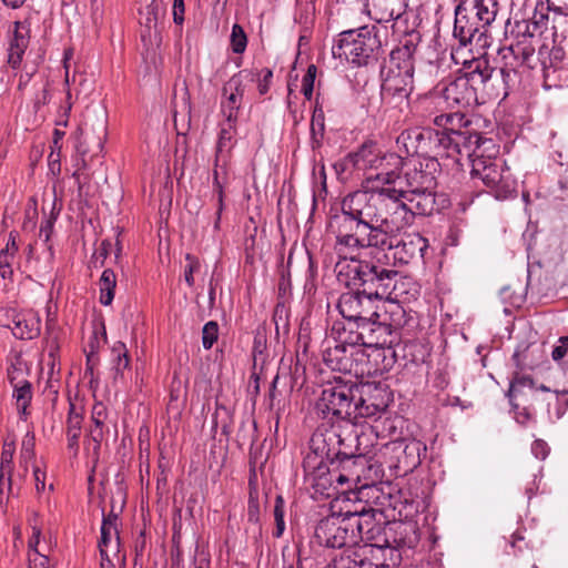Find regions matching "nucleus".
Wrapping results in <instances>:
<instances>
[{
  "label": "nucleus",
  "instance_id": "f257e3e1",
  "mask_svg": "<svg viewBox=\"0 0 568 568\" xmlns=\"http://www.w3.org/2000/svg\"><path fill=\"white\" fill-rule=\"evenodd\" d=\"M395 182L396 172L369 174L362 190L343 199L342 215L334 217L341 253L389 244V233L413 223L406 201L398 199Z\"/></svg>",
  "mask_w": 568,
  "mask_h": 568
},
{
  "label": "nucleus",
  "instance_id": "f03ea898",
  "mask_svg": "<svg viewBox=\"0 0 568 568\" xmlns=\"http://www.w3.org/2000/svg\"><path fill=\"white\" fill-rule=\"evenodd\" d=\"M439 162L435 156L410 160L404 165V173H396L394 183L398 199L406 201V207L415 215H430L436 211L435 189Z\"/></svg>",
  "mask_w": 568,
  "mask_h": 568
},
{
  "label": "nucleus",
  "instance_id": "7ed1b4c3",
  "mask_svg": "<svg viewBox=\"0 0 568 568\" xmlns=\"http://www.w3.org/2000/svg\"><path fill=\"white\" fill-rule=\"evenodd\" d=\"M459 73L438 85L439 93L450 108L468 109L480 103L479 90L489 94V82L494 74L486 59L471 58L462 62Z\"/></svg>",
  "mask_w": 568,
  "mask_h": 568
},
{
  "label": "nucleus",
  "instance_id": "20e7f679",
  "mask_svg": "<svg viewBox=\"0 0 568 568\" xmlns=\"http://www.w3.org/2000/svg\"><path fill=\"white\" fill-rule=\"evenodd\" d=\"M339 276H346V284L354 285L373 298L376 303L382 300L397 298V283L400 278L399 273L378 262L358 261L354 256H344L343 262H338Z\"/></svg>",
  "mask_w": 568,
  "mask_h": 568
},
{
  "label": "nucleus",
  "instance_id": "39448f33",
  "mask_svg": "<svg viewBox=\"0 0 568 568\" xmlns=\"http://www.w3.org/2000/svg\"><path fill=\"white\" fill-rule=\"evenodd\" d=\"M414 45L397 47L384 61L381 68L383 100L397 98L402 102L409 97L414 82Z\"/></svg>",
  "mask_w": 568,
  "mask_h": 568
},
{
  "label": "nucleus",
  "instance_id": "423d86ee",
  "mask_svg": "<svg viewBox=\"0 0 568 568\" xmlns=\"http://www.w3.org/2000/svg\"><path fill=\"white\" fill-rule=\"evenodd\" d=\"M375 26H364L341 32L332 48L334 58L361 67L376 59L382 43Z\"/></svg>",
  "mask_w": 568,
  "mask_h": 568
},
{
  "label": "nucleus",
  "instance_id": "0eeeda50",
  "mask_svg": "<svg viewBox=\"0 0 568 568\" xmlns=\"http://www.w3.org/2000/svg\"><path fill=\"white\" fill-rule=\"evenodd\" d=\"M470 174L473 179H480L498 200L507 199L515 192L516 182L509 169L500 159L493 158V154L474 158Z\"/></svg>",
  "mask_w": 568,
  "mask_h": 568
},
{
  "label": "nucleus",
  "instance_id": "6e6552de",
  "mask_svg": "<svg viewBox=\"0 0 568 568\" xmlns=\"http://www.w3.org/2000/svg\"><path fill=\"white\" fill-rule=\"evenodd\" d=\"M403 316V308L396 305L395 310L390 313L384 312L381 314L377 311V316L363 322V331L365 333L364 346L383 348L398 344L400 341Z\"/></svg>",
  "mask_w": 568,
  "mask_h": 568
},
{
  "label": "nucleus",
  "instance_id": "1a4fd4ad",
  "mask_svg": "<svg viewBox=\"0 0 568 568\" xmlns=\"http://www.w3.org/2000/svg\"><path fill=\"white\" fill-rule=\"evenodd\" d=\"M354 509H346L338 515L322 519L315 529V537L321 545L342 548L356 544Z\"/></svg>",
  "mask_w": 568,
  "mask_h": 568
},
{
  "label": "nucleus",
  "instance_id": "9d476101",
  "mask_svg": "<svg viewBox=\"0 0 568 568\" xmlns=\"http://www.w3.org/2000/svg\"><path fill=\"white\" fill-rule=\"evenodd\" d=\"M488 28L474 12V6L466 0L460 1L455 8V20L453 36L458 40L460 47L476 43L479 47L487 45Z\"/></svg>",
  "mask_w": 568,
  "mask_h": 568
},
{
  "label": "nucleus",
  "instance_id": "9b49d317",
  "mask_svg": "<svg viewBox=\"0 0 568 568\" xmlns=\"http://www.w3.org/2000/svg\"><path fill=\"white\" fill-rule=\"evenodd\" d=\"M402 158L394 153H384L373 142L364 143L356 152L349 153L341 165L343 170L377 171L376 173L395 172L389 170L392 162L399 164Z\"/></svg>",
  "mask_w": 568,
  "mask_h": 568
},
{
  "label": "nucleus",
  "instance_id": "f8f14e48",
  "mask_svg": "<svg viewBox=\"0 0 568 568\" xmlns=\"http://www.w3.org/2000/svg\"><path fill=\"white\" fill-rule=\"evenodd\" d=\"M355 515V531L356 544L359 541L365 542L361 548L366 554H371L372 547H377L376 544H387V531L384 524L376 520V513L373 508H367L366 505H358L354 508Z\"/></svg>",
  "mask_w": 568,
  "mask_h": 568
},
{
  "label": "nucleus",
  "instance_id": "ddd939ff",
  "mask_svg": "<svg viewBox=\"0 0 568 568\" xmlns=\"http://www.w3.org/2000/svg\"><path fill=\"white\" fill-rule=\"evenodd\" d=\"M336 306L348 325L352 323L363 324V322L372 320L373 316H377L378 310L377 303L358 287L356 291L341 294Z\"/></svg>",
  "mask_w": 568,
  "mask_h": 568
},
{
  "label": "nucleus",
  "instance_id": "4468645a",
  "mask_svg": "<svg viewBox=\"0 0 568 568\" xmlns=\"http://www.w3.org/2000/svg\"><path fill=\"white\" fill-rule=\"evenodd\" d=\"M356 387L345 384L328 385L322 390L317 407L324 414H332L339 419H347L354 412Z\"/></svg>",
  "mask_w": 568,
  "mask_h": 568
},
{
  "label": "nucleus",
  "instance_id": "2eb2a0df",
  "mask_svg": "<svg viewBox=\"0 0 568 568\" xmlns=\"http://www.w3.org/2000/svg\"><path fill=\"white\" fill-rule=\"evenodd\" d=\"M390 243L384 246H375L382 251L392 253L396 263L408 264L424 258V253L428 248V240L419 233L405 234L400 239L396 233H389Z\"/></svg>",
  "mask_w": 568,
  "mask_h": 568
},
{
  "label": "nucleus",
  "instance_id": "dca6fc26",
  "mask_svg": "<svg viewBox=\"0 0 568 568\" xmlns=\"http://www.w3.org/2000/svg\"><path fill=\"white\" fill-rule=\"evenodd\" d=\"M310 448L316 449L331 463L335 460H348L354 456L351 450L346 449L344 439L338 428L335 426L318 427L311 437Z\"/></svg>",
  "mask_w": 568,
  "mask_h": 568
},
{
  "label": "nucleus",
  "instance_id": "f3484780",
  "mask_svg": "<svg viewBox=\"0 0 568 568\" xmlns=\"http://www.w3.org/2000/svg\"><path fill=\"white\" fill-rule=\"evenodd\" d=\"M0 323L9 327L19 339H34L41 334V317L33 310L21 312L16 310L0 311Z\"/></svg>",
  "mask_w": 568,
  "mask_h": 568
},
{
  "label": "nucleus",
  "instance_id": "a211bd4d",
  "mask_svg": "<svg viewBox=\"0 0 568 568\" xmlns=\"http://www.w3.org/2000/svg\"><path fill=\"white\" fill-rule=\"evenodd\" d=\"M432 136H436L430 128H412L404 130L396 139L399 151L406 155H428L433 153Z\"/></svg>",
  "mask_w": 568,
  "mask_h": 568
},
{
  "label": "nucleus",
  "instance_id": "6ab92c4d",
  "mask_svg": "<svg viewBox=\"0 0 568 568\" xmlns=\"http://www.w3.org/2000/svg\"><path fill=\"white\" fill-rule=\"evenodd\" d=\"M105 138V128L102 129V135L93 136L89 132H81L79 142L77 144L78 156L75 159L77 170L73 178L80 184V172L91 166L92 158L98 155L103 150Z\"/></svg>",
  "mask_w": 568,
  "mask_h": 568
},
{
  "label": "nucleus",
  "instance_id": "aec40b11",
  "mask_svg": "<svg viewBox=\"0 0 568 568\" xmlns=\"http://www.w3.org/2000/svg\"><path fill=\"white\" fill-rule=\"evenodd\" d=\"M356 331H353L352 327L346 328L344 325L339 323H335L332 327V336L335 338L336 345L334 348H329L327 351L325 361L329 363L332 368H335L333 366V358L332 356L335 355L336 359H339V354H344L346 352L347 346H356V345H363L365 342V333L363 331V324H356Z\"/></svg>",
  "mask_w": 568,
  "mask_h": 568
},
{
  "label": "nucleus",
  "instance_id": "412c9836",
  "mask_svg": "<svg viewBox=\"0 0 568 568\" xmlns=\"http://www.w3.org/2000/svg\"><path fill=\"white\" fill-rule=\"evenodd\" d=\"M30 42V28L21 21L13 23V29L8 32L7 63L12 69H18L22 62L24 52Z\"/></svg>",
  "mask_w": 568,
  "mask_h": 568
},
{
  "label": "nucleus",
  "instance_id": "4be33fe9",
  "mask_svg": "<svg viewBox=\"0 0 568 568\" xmlns=\"http://www.w3.org/2000/svg\"><path fill=\"white\" fill-rule=\"evenodd\" d=\"M534 54V43L516 42L514 40H511L508 45H504L498 50V57L501 64L507 65L508 68H532L531 62Z\"/></svg>",
  "mask_w": 568,
  "mask_h": 568
},
{
  "label": "nucleus",
  "instance_id": "5701e85b",
  "mask_svg": "<svg viewBox=\"0 0 568 568\" xmlns=\"http://www.w3.org/2000/svg\"><path fill=\"white\" fill-rule=\"evenodd\" d=\"M396 546H393L387 539V544H376L377 547L371 548V559L374 561L376 566L382 567H390L399 565L402 560L400 548L408 547L412 548L414 541L405 539H394Z\"/></svg>",
  "mask_w": 568,
  "mask_h": 568
},
{
  "label": "nucleus",
  "instance_id": "b1692460",
  "mask_svg": "<svg viewBox=\"0 0 568 568\" xmlns=\"http://www.w3.org/2000/svg\"><path fill=\"white\" fill-rule=\"evenodd\" d=\"M229 154H216L213 169V190L217 194V212L215 227L219 226L224 207V189L230 184Z\"/></svg>",
  "mask_w": 568,
  "mask_h": 568
},
{
  "label": "nucleus",
  "instance_id": "393cba45",
  "mask_svg": "<svg viewBox=\"0 0 568 568\" xmlns=\"http://www.w3.org/2000/svg\"><path fill=\"white\" fill-rule=\"evenodd\" d=\"M368 14L377 22L398 19L406 10V0H366Z\"/></svg>",
  "mask_w": 568,
  "mask_h": 568
},
{
  "label": "nucleus",
  "instance_id": "a878e982",
  "mask_svg": "<svg viewBox=\"0 0 568 568\" xmlns=\"http://www.w3.org/2000/svg\"><path fill=\"white\" fill-rule=\"evenodd\" d=\"M258 80V71L253 69H243L233 74L229 81L223 84V91L233 92L243 100L246 89Z\"/></svg>",
  "mask_w": 568,
  "mask_h": 568
},
{
  "label": "nucleus",
  "instance_id": "bb28decb",
  "mask_svg": "<svg viewBox=\"0 0 568 568\" xmlns=\"http://www.w3.org/2000/svg\"><path fill=\"white\" fill-rule=\"evenodd\" d=\"M108 409L103 403H95L92 407L91 420L92 427L90 428V437L100 447L104 435L109 433L106 426Z\"/></svg>",
  "mask_w": 568,
  "mask_h": 568
},
{
  "label": "nucleus",
  "instance_id": "cd10ccee",
  "mask_svg": "<svg viewBox=\"0 0 568 568\" xmlns=\"http://www.w3.org/2000/svg\"><path fill=\"white\" fill-rule=\"evenodd\" d=\"M433 123L442 129L440 132L449 133H458L466 126H469V120L460 111L436 114Z\"/></svg>",
  "mask_w": 568,
  "mask_h": 568
},
{
  "label": "nucleus",
  "instance_id": "c85d7f7f",
  "mask_svg": "<svg viewBox=\"0 0 568 568\" xmlns=\"http://www.w3.org/2000/svg\"><path fill=\"white\" fill-rule=\"evenodd\" d=\"M465 136L467 139L468 153L467 158L470 161L474 158L485 155V151L493 150V154H497L498 150L491 139L483 138L478 132H471L468 126L464 129Z\"/></svg>",
  "mask_w": 568,
  "mask_h": 568
},
{
  "label": "nucleus",
  "instance_id": "c756f323",
  "mask_svg": "<svg viewBox=\"0 0 568 568\" xmlns=\"http://www.w3.org/2000/svg\"><path fill=\"white\" fill-rule=\"evenodd\" d=\"M435 132L436 136H432L433 153L447 158L458 155L456 133L440 132V130H435Z\"/></svg>",
  "mask_w": 568,
  "mask_h": 568
},
{
  "label": "nucleus",
  "instance_id": "7c9ffc66",
  "mask_svg": "<svg viewBox=\"0 0 568 568\" xmlns=\"http://www.w3.org/2000/svg\"><path fill=\"white\" fill-rule=\"evenodd\" d=\"M82 420V414L77 412L74 404H70L67 419V439L68 448L74 453H78L79 450V438L81 435Z\"/></svg>",
  "mask_w": 568,
  "mask_h": 568
},
{
  "label": "nucleus",
  "instance_id": "2f4dec72",
  "mask_svg": "<svg viewBox=\"0 0 568 568\" xmlns=\"http://www.w3.org/2000/svg\"><path fill=\"white\" fill-rule=\"evenodd\" d=\"M506 34H509L511 40L516 42L532 43V39L539 33L531 29V23L528 19H515L514 23L508 19L506 22Z\"/></svg>",
  "mask_w": 568,
  "mask_h": 568
},
{
  "label": "nucleus",
  "instance_id": "473e14b6",
  "mask_svg": "<svg viewBox=\"0 0 568 568\" xmlns=\"http://www.w3.org/2000/svg\"><path fill=\"white\" fill-rule=\"evenodd\" d=\"M366 556V551L361 548H346L332 559L329 568H362L365 565Z\"/></svg>",
  "mask_w": 568,
  "mask_h": 568
},
{
  "label": "nucleus",
  "instance_id": "72a5a7b5",
  "mask_svg": "<svg viewBox=\"0 0 568 568\" xmlns=\"http://www.w3.org/2000/svg\"><path fill=\"white\" fill-rule=\"evenodd\" d=\"M467 3L474 6V12L479 17L484 26L488 29L495 22L498 11L499 3L497 0H466Z\"/></svg>",
  "mask_w": 568,
  "mask_h": 568
},
{
  "label": "nucleus",
  "instance_id": "f704fd0d",
  "mask_svg": "<svg viewBox=\"0 0 568 568\" xmlns=\"http://www.w3.org/2000/svg\"><path fill=\"white\" fill-rule=\"evenodd\" d=\"M114 532L113 529L110 527V524L102 523L101 525V537L99 540V550L101 556V567L102 568H114V565L112 564L110 556H109V548H111L114 552V555L119 556L120 554L115 552L114 549Z\"/></svg>",
  "mask_w": 568,
  "mask_h": 568
},
{
  "label": "nucleus",
  "instance_id": "c9c22d12",
  "mask_svg": "<svg viewBox=\"0 0 568 568\" xmlns=\"http://www.w3.org/2000/svg\"><path fill=\"white\" fill-rule=\"evenodd\" d=\"M116 287V275L113 270L105 268L99 280L100 297L99 301L102 305H111L114 298Z\"/></svg>",
  "mask_w": 568,
  "mask_h": 568
},
{
  "label": "nucleus",
  "instance_id": "e433bc0d",
  "mask_svg": "<svg viewBox=\"0 0 568 568\" xmlns=\"http://www.w3.org/2000/svg\"><path fill=\"white\" fill-rule=\"evenodd\" d=\"M413 112L418 118L424 121H432L436 114H440L437 108V97L436 95H423L418 98L413 105Z\"/></svg>",
  "mask_w": 568,
  "mask_h": 568
},
{
  "label": "nucleus",
  "instance_id": "4c0bfd02",
  "mask_svg": "<svg viewBox=\"0 0 568 568\" xmlns=\"http://www.w3.org/2000/svg\"><path fill=\"white\" fill-rule=\"evenodd\" d=\"M327 462L324 455H321L316 449H311L303 460L305 479L316 474H326L328 468Z\"/></svg>",
  "mask_w": 568,
  "mask_h": 568
},
{
  "label": "nucleus",
  "instance_id": "58836bf2",
  "mask_svg": "<svg viewBox=\"0 0 568 568\" xmlns=\"http://www.w3.org/2000/svg\"><path fill=\"white\" fill-rule=\"evenodd\" d=\"M242 103L243 100L236 97L233 92L222 90L220 109L224 118L230 121H237Z\"/></svg>",
  "mask_w": 568,
  "mask_h": 568
},
{
  "label": "nucleus",
  "instance_id": "ea45409f",
  "mask_svg": "<svg viewBox=\"0 0 568 568\" xmlns=\"http://www.w3.org/2000/svg\"><path fill=\"white\" fill-rule=\"evenodd\" d=\"M12 396L16 399L17 409L20 416H26L28 414L27 409L32 399V385L29 381H24L12 386Z\"/></svg>",
  "mask_w": 568,
  "mask_h": 568
},
{
  "label": "nucleus",
  "instance_id": "a19ab883",
  "mask_svg": "<svg viewBox=\"0 0 568 568\" xmlns=\"http://www.w3.org/2000/svg\"><path fill=\"white\" fill-rule=\"evenodd\" d=\"M236 123L237 121H230L225 118L221 125V131L219 134L217 150L216 154H229L230 150L233 145L232 141L236 134Z\"/></svg>",
  "mask_w": 568,
  "mask_h": 568
},
{
  "label": "nucleus",
  "instance_id": "79ce46f5",
  "mask_svg": "<svg viewBox=\"0 0 568 568\" xmlns=\"http://www.w3.org/2000/svg\"><path fill=\"white\" fill-rule=\"evenodd\" d=\"M394 449H402L405 458L407 459L406 463L415 467L420 463V452H422V443L415 439L412 440H399L394 442Z\"/></svg>",
  "mask_w": 568,
  "mask_h": 568
},
{
  "label": "nucleus",
  "instance_id": "37998d69",
  "mask_svg": "<svg viewBox=\"0 0 568 568\" xmlns=\"http://www.w3.org/2000/svg\"><path fill=\"white\" fill-rule=\"evenodd\" d=\"M359 399H363L371 404H387L389 403V397L385 388L381 386H372V385H365L362 387L361 390V397Z\"/></svg>",
  "mask_w": 568,
  "mask_h": 568
},
{
  "label": "nucleus",
  "instance_id": "c03bdc74",
  "mask_svg": "<svg viewBox=\"0 0 568 568\" xmlns=\"http://www.w3.org/2000/svg\"><path fill=\"white\" fill-rule=\"evenodd\" d=\"M549 9V4L546 6L542 1H540L536 4L532 17L528 18V21L531 23V29L536 30L539 34H541L547 29Z\"/></svg>",
  "mask_w": 568,
  "mask_h": 568
},
{
  "label": "nucleus",
  "instance_id": "a18cd8bd",
  "mask_svg": "<svg viewBox=\"0 0 568 568\" xmlns=\"http://www.w3.org/2000/svg\"><path fill=\"white\" fill-rule=\"evenodd\" d=\"M525 388L535 389L537 388L535 381L530 375L516 373L510 382V388L508 392V396L510 399L516 397L518 394H521Z\"/></svg>",
  "mask_w": 568,
  "mask_h": 568
},
{
  "label": "nucleus",
  "instance_id": "49530a36",
  "mask_svg": "<svg viewBox=\"0 0 568 568\" xmlns=\"http://www.w3.org/2000/svg\"><path fill=\"white\" fill-rule=\"evenodd\" d=\"M387 408V404H371L363 399H359L358 403L354 405V413H356L355 417H376L384 413Z\"/></svg>",
  "mask_w": 568,
  "mask_h": 568
},
{
  "label": "nucleus",
  "instance_id": "de8ad7c7",
  "mask_svg": "<svg viewBox=\"0 0 568 568\" xmlns=\"http://www.w3.org/2000/svg\"><path fill=\"white\" fill-rule=\"evenodd\" d=\"M230 41L232 51L234 53L241 54L245 51L247 45V37L240 24H233Z\"/></svg>",
  "mask_w": 568,
  "mask_h": 568
},
{
  "label": "nucleus",
  "instance_id": "09e8293b",
  "mask_svg": "<svg viewBox=\"0 0 568 568\" xmlns=\"http://www.w3.org/2000/svg\"><path fill=\"white\" fill-rule=\"evenodd\" d=\"M145 26L151 28L155 27L160 17L165 14V7L162 2L158 0H151L149 4L145 6Z\"/></svg>",
  "mask_w": 568,
  "mask_h": 568
},
{
  "label": "nucleus",
  "instance_id": "8fccbe9b",
  "mask_svg": "<svg viewBox=\"0 0 568 568\" xmlns=\"http://www.w3.org/2000/svg\"><path fill=\"white\" fill-rule=\"evenodd\" d=\"M16 446L13 442H4L1 452L0 470L4 474H12L13 471V455Z\"/></svg>",
  "mask_w": 568,
  "mask_h": 568
},
{
  "label": "nucleus",
  "instance_id": "3c124183",
  "mask_svg": "<svg viewBox=\"0 0 568 568\" xmlns=\"http://www.w3.org/2000/svg\"><path fill=\"white\" fill-rule=\"evenodd\" d=\"M219 338V324L215 321H209L202 329V344L205 349H211Z\"/></svg>",
  "mask_w": 568,
  "mask_h": 568
},
{
  "label": "nucleus",
  "instance_id": "603ef678",
  "mask_svg": "<svg viewBox=\"0 0 568 568\" xmlns=\"http://www.w3.org/2000/svg\"><path fill=\"white\" fill-rule=\"evenodd\" d=\"M324 130H325V124H324L323 111L320 110V112H317V109H315L313 118H312V126H311L314 145L316 144L318 146L321 144V140L323 139V135H324Z\"/></svg>",
  "mask_w": 568,
  "mask_h": 568
},
{
  "label": "nucleus",
  "instance_id": "864d4df0",
  "mask_svg": "<svg viewBox=\"0 0 568 568\" xmlns=\"http://www.w3.org/2000/svg\"><path fill=\"white\" fill-rule=\"evenodd\" d=\"M306 480L316 489V491L324 494L333 484V475L331 474L329 468H327L326 474H316Z\"/></svg>",
  "mask_w": 568,
  "mask_h": 568
},
{
  "label": "nucleus",
  "instance_id": "5fc2aeb1",
  "mask_svg": "<svg viewBox=\"0 0 568 568\" xmlns=\"http://www.w3.org/2000/svg\"><path fill=\"white\" fill-rule=\"evenodd\" d=\"M274 519L276 524V529L274 531V537L280 538L285 530V521H284V500L282 496H277L274 505Z\"/></svg>",
  "mask_w": 568,
  "mask_h": 568
},
{
  "label": "nucleus",
  "instance_id": "6e6d98bb",
  "mask_svg": "<svg viewBox=\"0 0 568 568\" xmlns=\"http://www.w3.org/2000/svg\"><path fill=\"white\" fill-rule=\"evenodd\" d=\"M317 68L314 64L308 65L306 73L302 79V93L307 100L313 97L314 82L316 78Z\"/></svg>",
  "mask_w": 568,
  "mask_h": 568
},
{
  "label": "nucleus",
  "instance_id": "4d7b16f0",
  "mask_svg": "<svg viewBox=\"0 0 568 568\" xmlns=\"http://www.w3.org/2000/svg\"><path fill=\"white\" fill-rule=\"evenodd\" d=\"M265 349H266V343H265V339L263 338V336L260 334L255 335L254 342H253V348H252L254 367L258 363L264 364V362L266 359Z\"/></svg>",
  "mask_w": 568,
  "mask_h": 568
},
{
  "label": "nucleus",
  "instance_id": "13d9d810",
  "mask_svg": "<svg viewBox=\"0 0 568 568\" xmlns=\"http://www.w3.org/2000/svg\"><path fill=\"white\" fill-rule=\"evenodd\" d=\"M381 351L377 352L376 354V359L381 358L382 359V367L381 369L382 371H389L393 368L395 362H396V356H395V351L393 349V346H389V347H383V348H379Z\"/></svg>",
  "mask_w": 568,
  "mask_h": 568
},
{
  "label": "nucleus",
  "instance_id": "bf43d9fd",
  "mask_svg": "<svg viewBox=\"0 0 568 568\" xmlns=\"http://www.w3.org/2000/svg\"><path fill=\"white\" fill-rule=\"evenodd\" d=\"M118 515L111 510L108 515L103 514L102 523L110 524V527L113 529L114 532V549L116 554H120L121 551V539H120V532L118 528Z\"/></svg>",
  "mask_w": 568,
  "mask_h": 568
},
{
  "label": "nucleus",
  "instance_id": "052dcab7",
  "mask_svg": "<svg viewBox=\"0 0 568 568\" xmlns=\"http://www.w3.org/2000/svg\"><path fill=\"white\" fill-rule=\"evenodd\" d=\"M28 568H50L48 556L42 550L28 552Z\"/></svg>",
  "mask_w": 568,
  "mask_h": 568
},
{
  "label": "nucleus",
  "instance_id": "680f3d73",
  "mask_svg": "<svg viewBox=\"0 0 568 568\" xmlns=\"http://www.w3.org/2000/svg\"><path fill=\"white\" fill-rule=\"evenodd\" d=\"M499 73L506 88L514 85L519 78L518 68H508L504 64H501Z\"/></svg>",
  "mask_w": 568,
  "mask_h": 568
},
{
  "label": "nucleus",
  "instance_id": "e2e57ef3",
  "mask_svg": "<svg viewBox=\"0 0 568 568\" xmlns=\"http://www.w3.org/2000/svg\"><path fill=\"white\" fill-rule=\"evenodd\" d=\"M12 474H4L0 470V504L3 501V498L10 496L12 491Z\"/></svg>",
  "mask_w": 568,
  "mask_h": 568
},
{
  "label": "nucleus",
  "instance_id": "0e129e2a",
  "mask_svg": "<svg viewBox=\"0 0 568 568\" xmlns=\"http://www.w3.org/2000/svg\"><path fill=\"white\" fill-rule=\"evenodd\" d=\"M273 79V71L271 69L263 70V77L261 78V73L258 72L257 90L261 95H264L268 92L271 82Z\"/></svg>",
  "mask_w": 568,
  "mask_h": 568
},
{
  "label": "nucleus",
  "instance_id": "69168bd1",
  "mask_svg": "<svg viewBox=\"0 0 568 568\" xmlns=\"http://www.w3.org/2000/svg\"><path fill=\"white\" fill-rule=\"evenodd\" d=\"M185 3L184 0H173L172 14L175 26L182 28L184 23Z\"/></svg>",
  "mask_w": 568,
  "mask_h": 568
},
{
  "label": "nucleus",
  "instance_id": "338daca9",
  "mask_svg": "<svg viewBox=\"0 0 568 568\" xmlns=\"http://www.w3.org/2000/svg\"><path fill=\"white\" fill-rule=\"evenodd\" d=\"M568 353V336H562L558 339V345L552 349L551 357L558 362L562 359Z\"/></svg>",
  "mask_w": 568,
  "mask_h": 568
},
{
  "label": "nucleus",
  "instance_id": "774afa93",
  "mask_svg": "<svg viewBox=\"0 0 568 568\" xmlns=\"http://www.w3.org/2000/svg\"><path fill=\"white\" fill-rule=\"evenodd\" d=\"M59 333L60 328L58 327L55 318L48 315L45 321L44 341H50L53 338L59 339Z\"/></svg>",
  "mask_w": 568,
  "mask_h": 568
}]
</instances>
